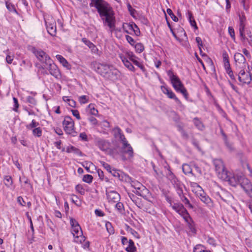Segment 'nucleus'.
Wrapping results in <instances>:
<instances>
[{"instance_id":"nucleus-25","label":"nucleus","mask_w":252,"mask_h":252,"mask_svg":"<svg viewBox=\"0 0 252 252\" xmlns=\"http://www.w3.org/2000/svg\"><path fill=\"white\" fill-rule=\"evenodd\" d=\"M170 205L173 210H174L176 212H177L179 214L181 213V212L185 209L184 205L181 203H175L173 205H172L170 202Z\"/></svg>"},{"instance_id":"nucleus-46","label":"nucleus","mask_w":252,"mask_h":252,"mask_svg":"<svg viewBox=\"0 0 252 252\" xmlns=\"http://www.w3.org/2000/svg\"><path fill=\"white\" fill-rule=\"evenodd\" d=\"M239 2L241 4H242L243 8L247 10H248L249 6V0H239Z\"/></svg>"},{"instance_id":"nucleus-30","label":"nucleus","mask_w":252,"mask_h":252,"mask_svg":"<svg viewBox=\"0 0 252 252\" xmlns=\"http://www.w3.org/2000/svg\"><path fill=\"white\" fill-rule=\"evenodd\" d=\"M187 223L188 227L189 230V232H191L192 233L195 234L196 232V230L195 228V223L193 221V220H190V221H189Z\"/></svg>"},{"instance_id":"nucleus-50","label":"nucleus","mask_w":252,"mask_h":252,"mask_svg":"<svg viewBox=\"0 0 252 252\" xmlns=\"http://www.w3.org/2000/svg\"><path fill=\"white\" fill-rule=\"evenodd\" d=\"M128 196L133 201V202H134L137 206H138L137 203L139 200L138 198L132 193H128Z\"/></svg>"},{"instance_id":"nucleus-51","label":"nucleus","mask_w":252,"mask_h":252,"mask_svg":"<svg viewBox=\"0 0 252 252\" xmlns=\"http://www.w3.org/2000/svg\"><path fill=\"white\" fill-rule=\"evenodd\" d=\"M238 79L240 82L244 84H250L251 81V78L248 77L247 79H243L241 76L238 75Z\"/></svg>"},{"instance_id":"nucleus-37","label":"nucleus","mask_w":252,"mask_h":252,"mask_svg":"<svg viewBox=\"0 0 252 252\" xmlns=\"http://www.w3.org/2000/svg\"><path fill=\"white\" fill-rule=\"evenodd\" d=\"M42 129L40 127H37L32 129V134L34 136L39 137L42 135Z\"/></svg>"},{"instance_id":"nucleus-55","label":"nucleus","mask_w":252,"mask_h":252,"mask_svg":"<svg viewBox=\"0 0 252 252\" xmlns=\"http://www.w3.org/2000/svg\"><path fill=\"white\" fill-rule=\"evenodd\" d=\"M228 32L231 38L234 40L235 39V32L234 29L232 27H229Z\"/></svg>"},{"instance_id":"nucleus-13","label":"nucleus","mask_w":252,"mask_h":252,"mask_svg":"<svg viewBox=\"0 0 252 252\" xmlns=\"http://www.w3.org/2000/svg\"><path fill=\"white\" fill-rule=\"evenodd\" d=\"M124 32L127 33H130L128 32L127 29H129L132 31L135 35L138 36L140 35V31L138 26L134 23H124L122 26Z\"/></svg>"},{"instance_id":"nucleus-19","label":"nucleus","mask_w":252,"mask_h":252,"mask_svg":"<svg viewBox=\"0 0 252 252\" xmlns=\"http://www.w3.org/2000/svg\"><path fill=\"white\" fill-rule=\"evenodd\" d=\"M119 74V71L117 69L115 68L112 65H111L110 67V71H108L107 76L105 78H107L111 80H115L118 78Z\"/></svg>"},{"instance_id":"nucleus-8","label":"nucleus","mask_w":252,"mask_h":252,"mask_svg":"<svg viewBox=\"0 0 252 252\" xmlns=\"http://www.w3.org/2000/svg\"><path fill=\"white\" fill-rule=\"evenodd\" d=\"M239 31L240 36L241 40L242 42H244L247 39L246 36L245 34V21L246 18L244 13H241L239 14Z\"/></svg>"},{"instance_id":"nucleus-36","label":"nucleus","mask_w":252,"mask_h":252,"mask_svg":"<svg viewBox=\"0 0 252 252\" xmlns=\"http://www.w3.org/2000/svg\"><path fill=\"white\" fill-rule=\"evenodd\" d=\"M4 184L7 187H10L13 184L12 178L10 176H5L4 178Z\"/></svg>"},{"instance_id":"nucleus-57","label":"nucleus","mask_w":252,"mask_h":252,"mask_svg":"<svg viewBox=\"0 0 252 252\" xmlns=\"http://www.w3.org/2000/svg\"><path fill=\"white\" fill-rule=\"evenodd\" d=\"M126 38L127 41L132 46H133L135 43V40L130 36L126 35Z\"/></svg>"},{"instance_id":"nucleus-47","label":"nucleus","mask_w":252,"mask_h":252,"mask_svg":"<svg viewBox=\"0 0 252 252\" xmlns=\"http://www.w3.org/2000/svg\"><path fill=\"white\" fill-rule=\"evenodd\" d=\"M116 204L115 205L116 208L120 212L122 213L124 211V205L122 202H120L119 201L116 202Z\"/></svg>"},{"instance_id":"nucleus-29","label":"nucleus","mask_w":252,"mask_h":252,"mask_svg":"<svg viewBox=\"0 0 252 252\" xmlns=\"http://www.w3.org/2000/svg\"><path fill=\"white\" fill-rule=\"evenodd\" d=\"M194 125L199 130H203L204 125L198 118H194L193 120Z\"/></svg>"},{"instance_id":"nucleus-38","label":"nucleus","mask_w":252,"mask_h":252,"mask_svg":"<svg viewBox=\"0 0 252 252\" xmlns=\"http://www.w3.org/2000/svg\"><path fill=\"white\" fill-rule=\"evenodd\" d=\"M176 91L182 93L183 94V95H184V97L186 99H188V93L187 92L186 89L185 88V87L184 86H183V87H181L180 88H179V90H176Z\"/></svg>"},{"instance_id":"nucleus-1","label":"nucleus","mask_w":252,"mask_h":252,"mask_svg":"<svg viewBox=\"0 0 252 252\" xmlns=\"http://www.w3.org/2000/svg\"><path fill=\"white\" fill-rule=\"evenodd\" d=\"M90 7H95L104 25H107L111 31L115 29L116 20L114 11L112 7L104 0H91Z\"/></svg>"},{"instance_id":"nucleus-22","label":"nucleus","mask_w":252,"mask_h":252,"mask_svg":"<svg viewBox=\"0 0 252 252\" xmlns=\"http://www.w3.org/2000/svg\"><path fill=\"white\" fill-rule=\"evenodd\" d=\"M220 133H221V135L222 136L223 140L224 141L225 146L227 147V148L229 149V151H234V149L233 146V144L229 142L228 139H227V135H226V134L224 133V132L223 131V130L222 129H221V130H220Z\"/></svg>"},{"instance_id":"nucleus-42","label":"nucleus","mask_w":252,"mask_h":252,"mask_svg":"<svg viewBox=\"0 0 252 252\" xmlns=\"http://www.w3.org/2000/svg\"><path fill=\"white\" fill-rule=\"evenodd\" d=\"M111 173L114 177H118L120 180L121 177V175H122L123 172L117 169H113Z\"/></svg>"},{"instance_id":"nucleus-27","label":"nucleus","mask_w":252,"mask_h":252,"mask_svg":"<svg viewBox=\"0 0 252 252\" xmlns=\"http://www.w3.org/2000/svg\"><path fill=\"white\" fill-rule=\"evenodd\" d=\"M181 193H179V195L181 200L185 203V205H188V207L192 209L193 208V205L190 203L189 199L183 194V191L181 190Z\"/></svg>"},{"instance_id":"nucleus-14","label":"nucleus","mask_w":252,"mask_h":252,"mask_svg":"<svg viewBox=\"0 0 252 252\" xmlns=\"http://www.w3.org/2000/svg\"><path fill=\"white\" fill-rule=\"evenodd\" d=\"M45 24L48 33L53 36H55L57 32L56 22L53 19L45 20Z\"/></svg>"},{"instance_id":"nucleus-53","label":"nucleus","mask_w":252,"mask_h":252,"mask_svg":"<svg viewBox=\"0 0 252 252\" xmlns=\"http://www.w3.org/2000/svg\"><path fill=\"white\" fill-rule=\"evenodd\" d=\"M223 62L224 64L229 63V57L226 52L224 51L222 53Z\"/></svg>"},{"instance_id":"nucleus-26","label":"nucleus","mask_w":252,"mask_h":252,"mask_svg":"<svg viewBox=\"0 0 252 252\" xmlns=\"http://www.w3.org/2000/svg\"><path fill=\"white\" fill-rule=\"evenodd\" d=\"M57 59L60 62L62 65L67 68H69L70 64L66 61V60L60 55H57L56 56Z\"/></svg>"},{"instance_id":"nucleus-61","label":"nucleus","mask_w":252,"mask_h":252,"mask_svg":"<svg viewBox=\"0 0 252 252\" xmlns=\"http://www.w3.org/2000/svg\"><path fill=\"white\" fill-rule=\"evenodd\" d=\"M75 189H76V190L77 191H78L81 194L83 195L84 194V193H85L84 189L83 188V187L81 185H77L76 186Z\"/></svg>"},{"instance_id":"nucleus-4","label":"nucleus","mask_w":252,"mask_h":252,"mask_svg":"<svg viewBox=\"0 0 252 252\" xmlns=\"http://www.w3.org/2000/svg\"><path fill=\"white\" fill-rule=\"evenodd\" d=\"M45 64V67L49 70L51 75L56 78H60L61 77L59 69L52 59L49 60Z\"/></svg>"},{"instance_id":"nucleus-2","label":"nucleus","mask_w":252,"mask_h":252,"mask_svg":"<svg viewBox=\"0 0 252 252\" xmlns=\"http://www.w3.org/2000/svg\"><path fill=\"white\" fill-rule=\"evenodd\" d=\"M213 162L219 178L222 180H227L228 172L225 169L223 161L221 159H216L214 160Z\"/></svg>"},{"instance_id":"nucleus-12","label":"nucleus","mask_w":252,"mask_h":252,"mask_svg":"<svg viewBox=\"0 0 252 252\" xmlns=\"http://www.w3.org/2000/svg\"><path fill=\"white\" fill-rule=\"evenodd\" d=\"M106 194L108 202L111 203H115L120 200V194L116 191L106 189Z\"/></svg>"},{"instance_id":"nucleus-28","label":"nucleus","mask_w":252,"mask_h":252,"mask_svg":"<svg viewBox=\"0 0 252 252\" xmlns=\"http://www.w3.org/2000/svg\"><path fill=\"white\" fill-rule=\"evenodd\" d=\"M136 248L134 246V243L133 241L129 239L128 240V246L126 248V251L127 252H135L136 251Z\"/></svg>"},{"instance_id":"nucleus-33","label":"nucleus","mask_w":252,"mask_h":252,"mask_svg":"<svg viewBox=\"0 0 252 252\" xmlns=\"http://www.w3.org/2000/svg\"><path fill=\"white\" fill-rule=\"evenodd\" d=\"M121 177L120 178V180H121L123 182H127V183H128L130 184L132 183V178L131 177H130L128 175L126 174L123 172L122 175H121Z\"/></svg>"},{"instance_id":"nucleus-11","label":"nucleus","mask_w":252,"mask_h":252,"mask_svg":"<svg viewBox=\"0 0 252 252\" xmlns=\"http://www.w3.org/2000/svg\"><path fill=\"white\" fill-rule=\"evenodd\" d=\"M167 74L170 78L173 87L176 91L184 86L179 77L174 75L171 70L167 71Z\"/></svg>"},{"instance_id":"nucleus-62","label":"nucleus","mask_w":252,"mask_h":252,"mask_svg":"<svg viewBox=\"0 0 252 252\" xmlns=\"http://www.w3.org/2000/svg\"><path fill=\"white\" fill-rule=\"evenodd\" d=\"M131 186L136 189H140L139 186H141L140 184L135 181H132V183H130Z\"/></svg>"},{"instance_id":"nucleus-34","label":"nucleus","mask_w":252,"mask_h":252,"mask_svg":"<svg viewBox=\"0 0 252 252\" xmlns=\"http://www.w3.org/2000/svg\"><path fill=\"white\" fill-rule=\"evenodd\" d=\"M182 170L185 174H188L192 173L191 167L188 164H184L182 165Z\"/></svg>"},{"instance_id":"nucleus-48","label":"nucleus","mask_w":252,"mask_h":252,"mask_svg":"<svg viewBox=\"0 0 252 252\" xmlns=\"http://www.w3.org/2000/svg\"><path fill=\"white\" fill-rule=\"evenodd\" d=\"M106 227L108 233L110 234L114 233V229L113 228L111 223L110 222H107L106 223Z\"/></svg>"},{"instance_id":"nucleus-32","label":"nucleus","mask_w":252,"mask_h":252,"mask_svg":"<svg viewBox=\"0 0 252 252\" xmlns=\"http://www.w3.org/2000/svg\"><path fill=\"white\" fill-rule=\"evenodd\" d=\"M6 7L7 9L10 11V12H13L17 14H18V12L17 11L14 5L11 3V2L6 1L5 2Z\"/></svg>"},{"instance_id":"nucleus-64","label":"nucleus","mask_w":252,"mask_h":252,"mask_svg":"<svg viewBox=\"0 0 252 252\" xmlns=\"http://www.w3.org/2000/svg\"><path fill=\"white\" fill-rule=\"evenodd\" d=\"M82 41L86 45H87L89 48L91 46V45L93 44V43L90 41L89 40L87 39L86 38H83L82 39Z\"/></svg>"},{"instance_id":"nucleus-59","label":"nucleus","mask_w":252,"mask_h":252,"mask_svg":"<svg viewBox=\"0 0 252 252\" xmlns=\"http://www.w3.org/2000/svg\"><path fill=\"white\" fill-rule=\"evenodd\" d=\"M13 102H14V107L13 110L16 112H17V109L19 107V103L18 99L16 97L13 98Z\"/></svg>"},{"instance_id":"nucleus-18","label":"nucleus","mask_w":252,"mask_h":252,"mask_svg":"<svg viewBox=\"0 0 252 252\" xmlns=\"http://www.w3.org/2000/svg\"><path fill=\"white\" fill-rule=\"evenodd\" d=\"M96 145L100 150L105 151L109 148V142L101 138H97L96 140Z\"/></svg>"},{"instance_id":"nucleus-17","label":"nucleus","mask_w":252,"mask_h":252,"mask_svg":"<svg viewBox=\"0 0 252 252\" xmlns=\"http://www.w3.org/2000/svg\"><path fill=\"white\" fill-rule=\"evenodd\" d=\"M120 152L122 154H127L129 158H132L133 156V149L131 146L129 144H128V146L127 145L124 149H123V145L120 149ZM122 158L124 160H126V158L125 157L124 155H123Z\"/></svg>"},{"instance_id":"nucleus-54","label":"nucleus","mask_w":252,"mask_h":252,"mask_svg":"<svg viewBox=\"0 0 252 252\" xmlns=\"http://www.w3.org/2000/svg\"><path fill=\"white\" fill-rule=\"evenodd\" d=\"M27 102L29 103L32 104L33 105H35L36 104V100L32 96H29L27 98Z\"/></svg>"},{"instance_id":"nucleus-35","label":"nucleus","mask_w":252,"mask_h":252,"mask_svg":"<svg viewBox=\"0 0 252 252\" xmlns=\"http://www.w3.org/2000/svg\"><path fill=\"white\" fill-rule=\"evenodd\" d=\"M39 125L38 122H36L34 120H32L31 123L26 126V128L28 129H33V128L37 127Z\"/></svg>"},{"instance_id":"nucleus-60","label":"nucleus","mask_w":252,"mask_h":252,"mask_svg":"<svg viewBox=\"0 0 252 252\" xmlns=\"http://www.w3.org/2000/svg\"><path fill=\"white\" fill-rule=\"evenodd\" d=\"M179 215H180L183 219L190 216L186 208L183 209Z\"/></svg>"},{"instance_id":"nucleus-9","label":"nucleus","mask_w":252,"mask_h":252,"mask_svg":"<svg viewBox=\"0 0 252 252\" xmlns=\"http://www.w3.org/2000/svg\"><path fill=\"white\" fill-rule=\"evenodd\" d=\"M198 189L196 191V195L200 198L201 201L206 204L207 206L211 207L213 206V202L211 199L204 192L202 188L197 185Z\"/></svg>"},{"instance_id":"nucleus-10","label":"nucleus","mask_w":252,"mask_h":252,"mask_svg":"<svg viewBox=\"0 0 252 252\" xmlns=\"http://www.w3.org/2000/svg\"><path fill=\"white\" fill-rule=\"evenodd\" d=\"M32 51L40 62L45 64L51 59L45 52L41 49H37L35 47H32Z\"/></svg>"},{"instance_id":"nucleus-44","label":"nucleus","mask_w":252,"mask_h":252,"mask_svg":"<svg viewBox=\"0 0 252 252\" xmlns=\"http://www.w3.org/2000/svg\"><path fill=\"white\" fill-rule=\"evenodd\" d=\"M93 177L92 175L89 174L85 175L83 178V181L87 183H91L92 182Z\"/></svg>"},{"instance_id":"nucleus-20","label":"nucleus","mask_w":252,"mask_h":252,"mask_svg":"<svg viewBox=\"0 0 252 252\" xmlns=\"http://www.w3.org/2000/svg\"><path fill=\"white\" fill-rule=\"evenodd\" d=\"M119 57L121 59L125 66L129 70L134 71V67L131 63L128 61V59L126 57V56H125L122 54L119 55Z\"/></svg>"},{"instance_id":"nucleus-6","label":"nucleus","mask_w":252,"mask_h":252,"mask_svg":"<svg viewBox=\"0 0 252 252\" xmlns=\"http://www.w3.org/2000/svg\"><path fill=\"white\" fill-rule=\"evenodd\" d=\"M95 70L101 75L105 77L107 76L108 71H110L111 65L107 64H101L94 62L93 63Z\"/></svg>"},{"instance_id":"nucleus-5","label":"nucleus","mask_w":252,"mask_h":252,"mask_svg":"<svg viewBox=\"0 0 252 252\" xmlns=\"http://www.w3.org/2000/svg\"><path fill=\"white\" fill-rule=\"evenodd\" d=\"M239 185L247 194L252 199V184L250 180L244 177H241Z\"/></svg>"},{"instance_id":"nucleus-58","label":"nucleus","mask_w":252,"mask_h":252,"mask_svg":"<svg viewBox=\"0 0 252 252\" xmlns=\"http://www.w3.org/2000/svg\"><path fill=\"white\" fill-rule=\"evenodd\" d=\"M102 165L108 172L111 173L112 171V167L109 164L105 162H102Z\"/></svg>"},{"instance_id":"nucleus-39","label":"nucleus","mask_w":252,"mask_h":252,"mask_svg":"<svg viewBox=\"0 0 252 252\" xmlns=\"http://www.w3.org/2000/svg\"><path fill=\"white\" fill-rule=\"evenodd\" d=\"M118 138H119L120 139V140H121L122 141V143L123 144V149H124L125 147L127 146V145L128 146V143L127 141H126V138H125V136L123 133L118 137Z\"/></svg>"},{"instance_id":"nucleus-16","label":"nucleus","mask_w":252,"mask_h":252,"mask_svg":"<svg viewBox=\"0 0 252 252\" xmlns=\"http://www.w3.org/2000/svg\"><path fill=\"white\" fill-rule=\"evenodd\" d=\"M161 90L162 93L166 94L169 98L174 99L176 103L179 105L182 104L181 101L176 97L175 94L171 90L163 86H161Z\"/></svg>"},{"instance_id":"nucleus-15","label":"nucleus","mask_w":252,"mask_h":252,"mask_svg":"<svg viewBox=\"0 0 252 252\" xmlns=\"http://www.w3.org/2000/svg\"><path fill=\"white\" fill-rule=\"evenodd\" d=\"M126 57L131 61L135 65L139 67L143 71H145V67L142 63L138 62L136 59L137 58L131 52L126 53Z\"/></svg>"},{"instance_id":"nucleus-41","label":"nucleus","mask_w":252,"mask_h":252,"mask_svg":"<svg viewBox=\"0 0 252 252\" xmlns=\"http://www.w3.org/2000/svg\"><path fill=\"white\" fill-rule=\"evenodd\" d=\"M71 201L77 206H80L81 205L80 201L79 200V198L76 195H72L71 197Z\"/></svg>"},{"instance_id":"nucleus-24","label":"nucleus","mask_w":252,"mask_h":252,"mask_svg":"<svg viewBox=\"0 0 252 252\" xmlns=\"http://www.w3.org/2000/svg\"><path fill=\"white\" fill-rule=\"evenodd\" d=\"M234 60L236 63L240 64H244L246 61V60L244 55L242 54L239 53H236L234 55Z\"/></svg>"},{"instance_id":"nucleus-31","label":"nucleus","mask_w":252,"mask_h":252,"mask_svg":"<svg viewBox=\"0 0 252 252\" xmlns=\"http://www.w3.org/2000/svg\"><path fill=\"white\" fill-rule=\"evenodd\" d=\"M188 18L189 22L192 27H194L195 29H197V27L196 26V22L193 18V16L192 15V14L191 11H188Z\"/></svg>"},{"instance_id":"nucleus-43","label":"nucleus","mask_w":252,"mask_h":252,"mask_svg":"<svg viewBox=\"0 0 252 252\" xmlns=\"http://www.w3.org/2000/svg\"><path fill=\"white\" fill-rule=\"evenodd\" d=\"M135 49L137 52L140 53L143 51L144 47L141 43H138L135 45Z\"/></svg>"},{"instance_id":"nucleus-52","label":"nucleus","mask_w":252,"mask_h":252,"mask_svg":"<svg viewBox=\"0 0 252 252\" xmlns=\"http://www.w3.org/2000/svg\"><path fill=\"white\" fill-rule=\"evenodd\" d=\"M88 107L90 108V112L92 115L94 116L97 115L98 111L92 105V104H89Z\"/></svg>"},{"instance_id":"nucleus-56","label":"nucleus","mask_w":252,"mask_h":252,"mask_svg":"<svg viewBox=\"0 0 252 252\" xmlns=\"http://www.w3.org/2000/svg\"><path fill=\"white\" fill-rule=\"evenodd\" d=\"M79 101L81 104H85L88 102V99H87V96L86 95H82L79 97Z\"/></svg>"},{"instance_id":"nucleus-21","label":"nucleus","mask_w":252,"mask_h":252,"mask_svg":"<svg viewBox=\"0 0 252 252\" xmlns=\"http://www.w3.org/2000/svg\"><path fill=\"white\" fill-rule=\"evenodd\" d=\"M241 176H233L231 177H229L228 175V178L225 181H228L229 182L230 185L233 187H236L238 185H239V181H240V177Z\"/></svg>"},{"instance_id":"nucleus-49","label":"nucleus","mask_w":252,"mask_h":252,"mask_svg":"<svg viewBox=\"0 0 252 252\" xmlns=\"http://www.w3.org/2000/svg\"><path fill=\"white\" fill-rule=\"evenodd\" d=\"M97 174H98V175L99 177V178L101 179V180H105V181L106 182H108L109 181V180L108 179V178H105L104 179V173L101 170V169H98L97 171Z\"/></svg>"},{"instance_id":"nucleus-23","label":"nucleus","mask_w":252,"mask_h":252,"mask_svg":"<svg viewBox=\"0 0 252 252\" xmlns=\"http://www.w3.org/2000/svg\"><path fill=\"white\" fill-rule=\"evenodd\" d=\"M66 152L68 153L73 152L75 154L78 155L80 157H82L84 155L82 152L79 149L73 146L68 147L66 148Z\"/></svg>"},{"instance_id":"nucleus-7","label":"nucleus","mask_w":252,"mask_h":252,"mask_svg":"<svg viewBox=\"0 0 252 252\" xmlns=\"http://www.w3.org/2000/svg\"><path fill=\"white\" fill-rule=\"evenodd\" d=\"M71 232L75 237L74 241L78 243H82L85 241V237L83 235V232L80 225L72 228Z\"/></svg>"},{"instance_id":"nucleus-45","label":"nucleus","mask_w":252,"mask_h":252,"mask_svg":"<svg viewBox=\"0 0 252 252\" xmlns=\"http://www.w3.org/2000/svg\"><path fill=\"white\" fill-rule=\"evenodd\" d=\"M167 12L170 16L171 18L175 22H178V18L174 15L172 10L170 8H167Z\"/></svg>"},{"instance_id":"nucleus-40","label":"nucleus","mask_w":252,"mask_h":252,"mask_svg":"<svg viewBox=\"0 0 252 252\" xmlns=\"http://www.w3.org/2000/svg\"><path fill=\"white\" fill-rule=\"evenodd\" d=\"M114 136L117 138L123 133L121 129L118 126H116L113 129Z\"/></svg>"},{"instance_id":"nucleus-3","label":"nucleus","mask_w":252,"mask_h":252,"mask_svg":"<svg viewBox=\"0 0 252 252\" xmlns=\"http://www.w3.org/2000/svg\"><path fill=\"white\" fill-rule=\"evenodd\" d=\"M64 130L66 134L71 135L72 136H76L77 132L74 129V123L71 118L69 116H66L63 122Z\"/></svg>"},{"instance_id":"nucleus-63","label":"nucleus","mask_w":252,"mask_h":252,"mask_svg":"<svg viewBox=\"0 0 252 252\" xmlns=\"http://www.w3.org/2000/svg\"><path fill=\"white\" fill-rule=\"evenodd\" d=\"M72 115L76 118L77 120H80L81 117L79 111L77 110H71Z\"/></svg>"}]
</instances>
